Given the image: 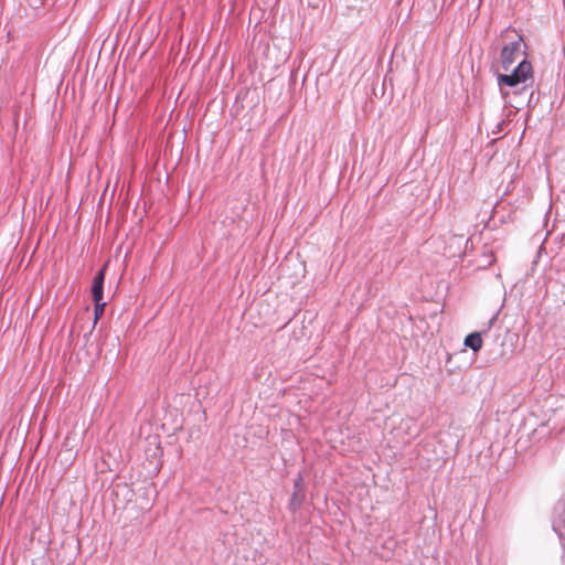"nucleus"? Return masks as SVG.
<instances>
[{
  "instance_id": "1",
  "label": "nucleus",
  "mask_w": 565,
  "mask_h": 565,
  "mask_svg": "<svg viewBox=\"0 0 565 565\" xmlns=\"http://www.w3.org/2000/svg\"><path fill=\"white\" fill-rule=\"evenodd\" d=\"M533 68L530 62L522 61L514 68L511 74H500L498 79L500 84H504L510 87H514L521 83H524L532 77Z\"/></svg>"
},
{
  "instance_id": "2",
  "label": "nucleus",
  "mask_w": 565,
  "mask_h": 565,
  "mask_svg": "<svg viewBox=\"0 0 565 565\" xmlns=\"http://www.w3.org/2000/svg\"><path fill=\"white\" fill-rule=\"evenodd\" d=\"M523 43V39L519 36V39L514 42H511L503 46L501 52V62L502 66L505 71H508L512 64L515 62L516 56L521 52V46Z\"/></svg>"
},
{
  "instance_id": "3",
  "label": "nucleus",
  "mask_w": 565,
  "mask_h": 565,
  "mask_svg": "<svg viewBox=\"0 0 565 565\" xmlns=\"http://www.w3.org/2000/svg\"><path fill=\"white\" fill-rule=\"evenodd\" d=\"M107 264L103 266V268L98 271V274L94 277L92 284V297L94 302H98L103 300L104 295V280L106 273Z\"/></svg>"
},
{
  "instance_id": "4",
  "label": "nucleus",
  "mask_w": 565,
  "mask_h": 565,
  "mask_svg": "<svg viewBox=\"0 0 565 565\" xmlns=\"http://www.w3.org/2000/svg\"><path fill=\"white\" fill-rule=\"evenodd\" d=\"M465 345L472 351L478 352L482 348V338L480 332H472L465 338Z\"/></svg>"
},
{
  "instance_id": "5",
  "label": "nucleus",
  "mask_w": 565,
  "mask_h": 565,
  "mask_svg": "<svg viewBox=\"0 0 565 565\" xmlns=\"http://www.w3.org/2000/svg\"><path fill=\"white\" fill-rule=\"evenodd\" d=\"M105 307H106V303L102 301H98V302H95V308H94V316H95V323L100 319V317L104 315V310H105Z\"/></svg>"
},
{
  "instance_id": "6",
  "label": "nucleus",
  "mask_w": 565,
  "mask_h": 565,
  "mask_svg": "<svg viewBox=\"0 0 565 565\" xmlns=\"http://www.w3.org/2000/svg\"><path fill=\"white\" fill-rule=\"evenodd\" d=\"M301 500H302V498H298L297 494L294 493L291 503L295 504L296 508H298L301 504Z\"/></svg>"
}]
</instances>
